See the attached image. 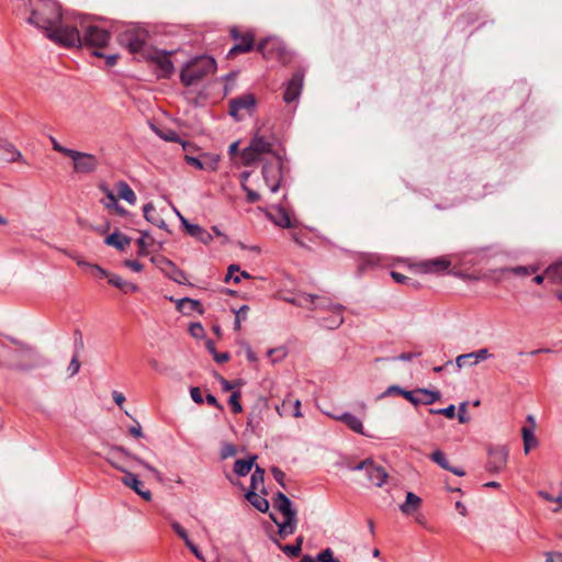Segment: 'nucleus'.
I'll use <instances>...</instances> for the list:
<instances>
[{
    "instance_id": "412c9836",
    "label": "nucleus",
    "mask_w": 562,
    "mask_h": 562,
    "mask_svg": "<svg viewBox=\"0 0 562 562\" xmlns=\"http://www.w3.org/2000/svg\"><path fill=\"white\" fill-rule=\"evenodd\" d=\"M111 452H120L122 454H124L125 457L130 458V459H133L135 460L136 462H138L142 467H144L146 470L150 471L156 477L157 480H161V473L156 469L154 468L153 465H150L149 463H147L146 461H144L143 459H140L139 457L131 453L127 449H125L124 447L122 446H115L111 449Z\"/></svg>"
},
{
    "instance_id": "dca6fc26",
    "label": "nucleus",
    "mask_w": 562,
    "mask_h": 562,
    "mask_svg": "<svg viewBox=\"0 0 562 562\" xmlns=\"http://www.w3.org/2000/svg\"><path fill=\"white\" fill-rule=\"evenodd\" d=\"M274 507L283 515L284 519L289 518L291 520L296 518V510L292 507L291 499L282 492L277 493Z\"/></svg>"
},
{
    "instance_id": "1a4fd4ad",
    "label": "nucleus",
    "mask_w": 562,
    "mask_h": 562,
    "mask_svg": "<svg viewBox=\"0 0 562 562\" xmlns=\"http://www.w3.org/2000/svg\"><path fill=\"white\" fill-rule=\"evenodd\" d=\"M303 81L304 74L302 71L297 70L292 75L283 92L284 102L290 104L299 99L302 92Z\"/></svg>"
},
{
    "instance_id": "0e129e2a",
    "label": "nucleus",
    "mask_w": 562,
    "mask_h": 562,
    "mask_svg": "<svg viewBox=\"0 0 562 562\" xmlns=\"http://www.w3.org/2000/svg\"><path fill=\"white\" fill-rule=\"evenodd\" d=\"M124 265L135 272H140L143 270V265L137 260L127 259L124 261Z\"/></svg>"
},
{
    "instance_id": "aec40b11",
    "label": "nucleus",
    "mask_w": 562,
    "mask_h": 562,
    "mask_svg": "<svg viewBox=\"0 0 562 562\" xmlns=\"http://www.w3.org/2000/svg\"><path fill=\"white\" fill-rule=\"evenodd\" d=\"M490 357H491V355H490V352H488V350L486 348L480 349V350L474 351V352H470V353H465V355H460L456 359V367L459 370V369L463 368V361L464 360L473 359V361L471 363L472 364H476L477 362L483 361V360H485V359H487Z\"/></svg>"
},
{
    "instance_id": "b1692460",
    "label": "nucleus",
    "mask_w": 562,
    "mask_h": 562,
    "mask_svg": "<svg viewBox=\"0 0 562 562\" xmlns=\"http://www.w3.org/2000/svg\"><path fill=\"white\" fill-rule=\"evenodd\" d=\"M164 265L165 267L162 268V270L166 271V274L171 279L173 280L175 282L177 283H184V281L187 280L186 278V274L182 270H180L179 268H177L175 266L173 262H171L170 260L168 259H164Z\"/></svg>"
},
{
    "instance_id": "a18cd8bd",
    "label": "nucleus",
    "mask_w": 562,
    "mask_h": 562,
    "mask_svg": "<svg viewBox=\"0 0 562 562\" xmlns=\"http://www.w3.org/2000/svg\"><path fill=\"white\" fill-rule=\"evenodd\" d=\"M429 413L435 415H445L447 418L452 419L456 416V407L451 404L446 408H430Z\"/></svg>"
},
{
    "instance_id": "4d7b16f0",
    "label": "nucleus",
    "mask_w": 562,
    "mask_h": 562,
    "mask_svg": "<svg viewBox=\"0 0 562 562\" xmlns=\"http://www.w3.org/2000/svg\"><path fill=\"white\" fill-rule=\"evenodd\" d=\"M184 160L187 161L188 165L194 167L195 169H199V170L204 169V161H202L198 157L186 155Z\"/></svg>"
},
{
    "instance_id": "7c9ffc66",
    "label": "nucleus",
    "mask_w": 562,
    "mask_h": 562,
    "mask_svg": "<svg viewBox=\"0 0 562 562\" xmlns=\"http://www.w3.org/2000/svg\"><path fill=\"white\" fill-rule=\"evenodd\" d=\"M344 308L345 307L342 305H333L331 313L334 316L328 322H324L323 325L329 329L338 328L344 323V317L341 314Z\"/></svg>"
},
{
    "instance_id": "58836bf2",
    "label": "nucleus",
    "mask_w": 562,
    "mask_h": 562,
    "mask_svg": "<svg viewBox=\"0 0 562 562\" xmlns=\"http://www.w3.org/2000/svg\"><path fill=\"white\" fill-rule=\"evenodd\" d=\"M313 297L315 299V302L313 304H310L311 305L310 310H312V311L327 310V311L333 312V305H335V304L330 301V299L325 297V296L314 295V294H313Z\"/></svg>"
},
{
    "instance_id": "f257e3e1",
    "label": "nucleus",
    "mask_w": 562,
    "mask_h": 562,
    "mask_svg": "<svg viewBox=\"0 0 562 562\" xmlns=\"http://www.w3.org/2000/svg\"><path fill=\"white\" fill-rule=\"evenodd\" d=\"M110 40L111 33L98 25L82 26L81 32L76 26H71L50 35V41L64 47L85 46L94 50L105 47Z\"/></svg>"
},
{
    "instance_id": "8fccbe9b",
    "label": "nucleus",
    "mask_w": 562,
    "mask_h": 562,
    "mask_svg": "<svg viewBox=\"0 0 562 562\" xmlns=\"http://www.w3.org/2000/svg\"><path fill=\"white\" fill-rule=\"evenodd\" d=\"M276 409L280 416L292 414L290 396L283 400V402L280 405H277Z\"/></svg>"
},
{
    "instance_id": "cd10ccee",
    "label": "nucleus",
    "mask_w": 562,
    "mask_h": 562,
    "mask_svg": "<svg viewBox=\"0 0 562 562\" xmlns=\"http://www.w3.org/2000/svg\"><path fill=\"white\" fill-rule=\"evenodd\" d=\"M131 239L120 233H113L105 238V244L123 251L130 245Z\"/></svg>"
},
{
    "instance_id": "c9c22d12",
    "label": "nucleus",
    "mask_w": 562,
    "mask_h": 562,
    "mask_svg": "<svg viewBox=\"0 0 562 562\" xmlns=\"http://www.w3.org/2000/svg\"><path fill=\"white\" fill-rule=\"evenodd\" d=\"M544 274L553 283H562V261L549 266L546 269Z\"/></svg>"
},
{
    "instance_id": "f8f14e48",
    "label": "nucleus",
    "mask_w": 562,
    "mask_h": 562,
    "mask_svg": "<svg viewBox=\"0 0 562 562\" xmlns=\"http://www.w3.org/2000/svg\"><path fill=\"white\" fill-rule=\"evenodd\" d=\"M451 266V261L446 257L423 260L416 263L417 269L423 273H439Z\"/></svg>"
},
{
    "instance_id": "680f3d73",
    "label": "nucleus",
    "mask_w": 562,
    "mask_h": 562,
    "mask_svg": "<svg viewBox=\"0 0 562 562\" xmlns=\"http://www.w3.org/2000/svg\"><path fill=\"white\" fill-rule=\"evenodd\" d=\"M7 151L11 155L10 161H16L22 157L21 153L12 144H8Z\"/></svg>"
},
{
    "instance_id": "4468645a",
    "label": "nucleus",
    "mask_w": 562,
    "mask_h": 562,
    "mask_svg": "<svg viewBox=\"0 0 562 562\" xmlns=\"http://www.w3.org/2000/svg\"><path fill=\"white\" fill-rule=\"evenodd\" d=\"M122 483L130 488H132L136 494H138L143 499L150 501L151 492L149 490L144 488V483L137 479V476L127 471L122 479Z\"/></svg>"
},
{
    "instance_id": "f704fd0d",
    "label": "nucleus",
    "mask_w": 562,
    "mask_h": 562,
    "mask_svg": "<svg viewBox=\"0 0 562 562\" xmlns=\"http://www.w3.org/2000/svg\"><path fill=\"white\" fill-rule=\"evenodd\" d=\"M286 301L295 306L310 310V304H313L315 302V299L313 297V294L302 293L291 299H288Z\"/></svg>"
},
{
    "instance_id": "f3484780",
    "label": "nucleus",
    "mask_w": 562,
    "mask_h": 562,
    "mask_svg": "<svg viewBox=\"0 0 562 562\" xmlns=\"http://www.w3.org/2000/svg\"><path fill=\"white\" fill-rule=\"evenodd\" d=\"M336 420L344 423L352 431L364 435L363 424L360 418L352 415L351 413H342L340 415L333 416Z\"/></svg>"
},
{
    "instance_id": "0eeeda50",
    "label": "nucleus",
    "mask_w": 562,
    "mask_h": 562,
    "mask_svg": "<svg viewBox=\"0 0 562 562\" xmlns=\"http://www.w3.org/2000/svg\"><path fill=\"white\" fill-rule=\"evenodd\" d=\"M69 158L74 161V171L76 173H92L99 167V159L90 153H83L72 149Z\"/></svg>"
},
{
    "instance_id": "5701e85b",
    "label": "nucleus",
    "mask_w": 562,
    "mask_h": 562,
    "mask_svg": "<svg viewBox=\"0 0 562 562\" xmlns=\"http://www.w3.org/2000/svg\"><path fill=\"white\" fill-rule=\"evenodd\" d=\"M245 497L257 510L266 513L269 509L268 499L260 496L256 491L249 490Z\"/></svg>"
},
{
    "instance_id": "603ef678",
    "label": "nucleus",
    "mask_w": 562,
    "mask_h": 562,
    "mask_svg": "<svg viewBox=\"0 0 562 562\" xmlns=\"http://www.w3.org/2000/svg\"><path fill=\"white\" fill-rule=\"evenodd\" d=\"M79 370H80L79 356L77 353H75L70 360L67 371L69 372L70 376H74L75 374H77L79 372Z\"/></svg>"
},
{
    "instance_id": "7ed1b4c3",
    "label": "nucleus",
    "mask_w": 562,
    "mask_h": 562,
    "mask_svg": "<svg viewBox=\"0 0 562 562\" xmlns=\"http://www.w3.org/2000/svg\"><path fill=\"white\" fill-rule=\"evenodd\" d=\"M216 70V61L210 56H199L187 63L181 69L180 80L186 87H190L204 77L214 74Z\"/></svg>"
},
{
    "instance_id": "a211bd4d",
    "label": "nucleus",
    "mask_w": 562,
    "mask_h": 562,
    "mask_svg": "<svg viewBox=\"0 0 562 562\" xmlns=\"http://www.w3.org/2000/svg\"><path fill=\"white\" fill-rule=\"evenodd\" d=\"M177 310L181 312L183 315H190L192 312H198L199 314H203L204 310L202 304L198 300H193L190 297H182L177 300Z\"/></svg>"
},
{
    "instance_id": "473e14b6",
    "label": "nucleus",
    "mask_w": 562,
    "mask_h": 562,
    "mask_svg": "<svg viewBox=\"0 0 562 562\" xmlns=\"http://www.w3.org/2000/svg\"><path fill=\"white\" fill-rule=\"evenodd\" d=\"M144 217L151 224L158 227H165V222L156 215V210L151 203H147L143 206Z\"/></svg>"
},
{
    "instance_id": "69168bd1",
    "label": "nucleus",
    "mask_w": 562,
    "mask_h": 562,
    "mask_svg": "<svg viewBox=\"0 0 562 562\" xmlns=\"http://www.w3.org/2000/svg\"><path fill=\"white\" fill-rule=\"evenodd\" d=\"M248 311V305H243L238 310H233V312L235 313V317L240 321H245L247 318Z\"/></svg>"
},
{
    "instance_id": "4be33fe9",
    "label": "nucleus",
    "mask_w": 562,
    "mask_h": 562,
    "mask_svg": "<svg viewBox=\"0 0 562 562\" xmlns=\"http://www.w3.org/2000/svg\"><path fill=\"white\" fill-rule=\"evenodd\" d=\"M422 505V498L413 492H407L406 499L400 505V510L405 515L416 512Z\"/></svg>"
},
{
    "instance_id": "bb28decb",
    "label": "nucleus",
    "mask_w": 562,
    "mask_h": 562,
    "mask_svg": "<svg viewBox=\"0 0 562 562\" xmlns=\"http://www.w3.org/2000/svg\"><path fill=\"white\" fill-rule=\"evenodd\" d=\"M116 191H117V196L120 199H123L124 201H126L127 203H130L132 205L136 203V195L127 182L119 181L116 183Z\"/></svg>"
},
{
    "instance_id": "2f4dec72",
    "label": "nucleus",
    "mask_w": 562,
    "mask_h": 562,
    "mask_svg": "<svg viewBox=\"0 0 562 562\" xmlns=\"http://www.w3.org/2000/svg\"><path fill=\"white\" fill-rule=\"evenodd\" d=\"M274 543L280 548V550L289 557H297L302 550L303 538L299 537L294 544H281L278 540H274Z\"/></svg>"
},
{
    "instance_id": "338daca9",
    "label": "nucleus",
    "mask_w": 562,
    "mask_h": 562,
    "mask_svg": "<svg viewBox=\"0 0 562 562\" xmlns=\"http://www.w3.org/2000/svg\"><path fill=\"white\" fill-rule=\"evenodd\" d=\"M372 462V459H366L359 463H357L356 465H352V467H349V469L351 471H361V470H364L367 472L368 468L370 467Z\"/></svg>"
},
{
    "instance_id": "e433bc0d",
    "label": "nucleus",
    "mask_w": 562,
    "mask_h": 562,
    "mask_svg": "<svg viewBox=\"0 0 562 562\" xmlns=\"http://www.w3.org/2000/svg\"><path fill=\"white\" fill-rule=\"evenodd\" d=\"M271 218L280 227H291L292 226L288 212L281 206L277 207L276 214L271 215Z\"/></svg>"
},
{
    "instance_id": "3c124183",
    "label": "nucleus",
    "mask_w": 562,
    "mask_h": 562,
    "mask_svg": "<svg viewBox=\"0 0 562 562\" xmlns=\"http://www.w3.org/2000/svg\"><path fill=\"white\" fill-rule=\"evenodd\" d=\"M236 453H237V449H236V447L234 445L225 443L221 448V453L220 454H221L222 459H227V458L234 457Z\"/></svg>"
},
{
    "instance_id": "864d4df0",
    "label": "nucleus",
    "mask_w": 562,
    "mask_h": 562,
    "mask_svg": "<svg viewBox=\"0 0 562 562\" xmlns=\"http://www.w3.org/2000/svg\"><path fill=\"white\" fill-rule=\"evenodd\" d=\"M189 333L194 338H202L204 336V328L200 323H192L189 326Z\"/></svg>"
},
{
    "instance_id": "bf43d9fd",
    "label": "nucleus",
    "mask_w": 562,
    "mask_h": 562,
    "mask_svg": "<svg viewBox=\"0 0 562 562\" xmlns=\"http://www.w3.org/2000/svg\"><path fill=\"white\" fill-rule=\"evenodd\" d=\"M90 270L95 273L99 278H110L112 274H110L105 269L100 267L99 265H90Z\"/></svg>"
},
{
    "instance_id": "6ab92c4d",
    "label": "nucleus",
    "mask_w": 562,
    "mask_h": 562,
    "mask_svg": "<svg viewBox=\"0 0 562 562\" xmlns=\"http://www.w3.org/2000/svg\"><path fill=\"white\" fill-rule=\"evenodd\" d=\"M368 480L375 486L381 487L387 477L384 468L376 465L373 461L366 472Z\"/></svg>"
},
{
    "instance_id": "9b49d317",
    "label": "nucleus",
    "mask_w": 562,
    "mask_h": 562,
    "mask_svg": "<svg viewBox=\"0 0 562 562\" xmlns=\"http://www.w3.org/2000/svg\"><path fill=\"white\" fill-rule=\"evenodd\" d=\"M121 43L130 53L136 54L143 50L146 44V35L138 32H125L121 35Z\"/></svg>"
},
{
    "instance_id": "774afa93",
    "label": "nucleus",
    "mask_w": 562,
    "mask_h": 562,
    "mask_svg": "<svg viewBox=\"0 0 562 562\" xmlns=\"http://www.w3.org/2000/svg\"><path fill=\"white\" fill-rule=\"evenodd\" d=\"M83 348V340L80 330L75 331V353L79 356V351Z\"/></svg>"
},
{
    "instance_id": "20e7f679",
    "label": "nucleus",
    "mask_w": 562,
    "mask_h": 562,
    "mask_svg": "<svg viewBox=\"0 0 562 562\" xmlns=\"http://www.w3.org/2000/svg\"><path fill=\"white\" fill-rule=\"evenodd\" d=\"M401 395L409 403L417 406L419 404L430 405L438 401L441 396L438 391H430L428 389H417L415 391H407L398 385L389 386L382 396Z\"/></svg>"
},
{
    "instance_id": "f03ea898",
    "label": "nucleus",
    "mask_w": 562,
    "mask_h": 562,
    "mask_svg": "<svg viewBox=\"0 0 562 562\" xmlns=\"http://www.w3.org/2000/svg\"><path fill=\"white\" fill-rule=\"evenodd\" d=\"M61 18V8L57 1L38 0L35 4H33L31 16L27 19V23L44 30L46 36L50 40V35L54 32L70 27L69 25L59 24Z\"/></svg>"
},
{
    "instance_id": "423d86ee",
    "label": "nucleus",
    "mask_w": 562,
    "mask_h": 562,
    "mask_svg": "<svg viewBox=\"0 0 562 562\" xmlns=\"http://www.w3.org/2000/svg\"><path fill=\"white\" fill-rule=\"evenodd\" d=\"M282 168L283 162L279 154H276L274 164H265L262 167V176L267 187H269L272 193H276L282 180Z\"/></svg>"
},
{
    "instance_id": "09e8293b",
    "label": "nucleus",
    "mask_w": 562,
    "mask_h": 562,
    "mask_svg": "<svg viewBox=\"0 0 562 562\" xmlns=\"http://www.w3.org/2000/svg\"><path fill=\"white\" fill-rule=\"evenodd\" d=\"M92 55L95 56V57H103V58H105V64L109 67H113L117 63V59H119V55L117 54L104 55V54H102L99 50H93Z\"/></svg>"
},
{
    "instance_id": "9d476101",
    "label": "nucleus",
    "mask_w": 562,
    "mask_h": 562,
    "mask_svg": "<svg viewBox=\"0 0 562 562\" xmlns=\"http://www.w3.org/2000/svg\"><path fill=\"white\" fill-rule=\"evenodd\" d=\"M256 105V98L251 93L243 94L238 98H234L229 101V114L239 120V113L241 111H250Z\"/></svg>"
},
{
    "instance_id": "de8ad7c7",
    "label": "nucleus",
    "mask_w": 562,
    "mask_h": 562,
    "mask_svg": "<svg viewBox=\"0 0 562 562\" xmlns=\"http://www.w3.org/2000/svg\"><path fill=\"white\" fill-rule=\"evenodd\" d=\"M379 262H380V257L378 255L367 254V255L362 256L360 267L364 268L366 266H375V265H379Z\"/></svg>"
},
{
    "instance_id": "79ce46f5",
    "label": "nucleus",
    "mask_w": 562,
    "mask_h": 562,
    "mask_svg": "<svg viewBox=\"0 0 562 562\" xmlns=\"http://www.w3.org/2000/svg\"><path fill=\"white\" fill-rule=\"evenodd\" d=\"M430 459H431V461L437 463L440 468H442L445 470L450 469V464L446 458V454L441 450H439V449L435 450L430 454Z\"/></svg>"
},
{
    "instance_id": "72a5a7b5",
    "label": "nucleus",
    "mask_w": 562,
    "mask_h": 562,
    "mask_svg": "<svg viewBox=\"0 0 562 562\" xmlns=\"http://www.w3.org/2000/svg\"><path fill=\"white\" fill-rule=\"evenodd\" d=\"M522 440H524V450L525 453H529L531 448H535L538 446V440L533 434L532 428L524 427L521 430Z\"/></svg>"
},
{
    "instance_id": "39448f33",
    "label": "nucleus",
    "mask_w": 562,
    "mask_h": 562,
    "mask_svg": "<svg viewBox=\"0 0 562 562\" xmlns=\"http://www.w3.org/2000/svg\"><path fill=\"white\" fill-rule=\"evenodd\" d=\"M229 34L236 43L228 50L227 58H233L236 55L249 53L255 48V35L252 32L247 31L241 33L237 26H233L229 30Z\"/></svg>"
},
{
    "instance_id": "6e6552de",
    "label": "nucleus",
    "mask_w": 562,
    "mask_h": 562,
    "mask_svg": "<svg viewBox=\"0 0 562 562\" xmlns=\"http://www.w3.org/2000/svg\"><path fill=\"white\" fill-rule=\"evenodd\" d=\"M508 450L505 447H494L488 449V461L486 470L491 473L502 471L507 463Z\"/></svg>"
},
{
    "instance_id": "a19ab883",
    "label": "nucleus",
    "mask_w": 562,
    "mask_h": 562,
    "mask_svg": "<svg viewBox=\"0 0 562 562\" xmlns=\"http://www.w3.org/2000/svg\"><path fill=\"white\" fill-rule=\"evenodd\" d=\"M259 154L252 149L250 145H248L246 148L243 149L241 158L244 161V165L251 166L259 159Z\"/></svg>"
},
{
    "instance_id": "c756f323",
    "label": "nucleus",
    "mask_w": 562,
    "mask_h": 562,
    "mask_svg": "<svg viewBox=\"0 0 562 562\" xmlns=\"http://www.w3.org/2000/svg\"><path fill=\"white\" fill-rule=\"evenodd\" d=\"M188 234L203 244H209L213 235L198 224L188 227Z\"/></svg>"
},
{
    "instance_id": "393cba45",
    "label": "nucleus",
    "mask_w": 562,
    "mask_h": 562,
    "mask_svg": "<svg viewBox=\"0 0 562 562\" xmlns=\"http://www.w3.org/2000/svg\"><path fill=\"white\" fill-rule=\"evenodd\" d=\"M257 456H250L248 459H238L234 463V473L238 476H246L252 469Z\"/></svg>"
},
{
    "instance_id": "a878e982",
    "label": "nucleus",
    "mask_w": 562,
    "mask_h": 562,
    "mask_svg": "<svg viewBox=\"0 0 562 562\" xmlns=\"http://www.w3.org/2000/svg\"><path fill=\"white\" fill-rule=\"evenodd\" d=\"M111 285L120 289L122 292L124 293H128V292H137L138 291V286L132 282H128L126 280H123L120 276L117 274H112L110 278H109V281H108Z\"/></svg>"
},
{
    "instance_id": "2eb2a0df",
    "label": "nucleus",
    "mask_w": 562,
    "mask_h": 562,
    "mask_svg": "<svg viewBox=\"0 0 562 562\" xmlns=\"http://www.w3.org/2000/svg\"><path fill=\"white\" fill-rule=\"evenodd\" d=\"M153 60L158 66L159 77L168 78L173 72L175 67L170 59V53L159 52L153 56Z\"/></svg>"
},
{
    "instance_id": "c85d7f7f",
    "label": "nucleus",
    "mask_w": 562,
    "mask_h": 562,
    "mask_svg": "<svg viewBox=\"0 0 562 562\" xmlns=\"http://www.w3.org/2000/svg\"><path fill=\"white\" fill-rule=\"evenodd\" d=\"M302 562H340L338 559L334 558L333 550L330 548H326L316 554V557L304 555L302 558Z\"/></svg>"
},
{
    "instance_id": "c03bdc74",
    "label": "nucleus",
    "mask_w": 562,
    "mask_h": 562,
    "mask_svg": "<svg viewBox=\"0 0 562 562\" xmlns=\"http://www.w3.org/2000/svg\"><path fill=\"white\" fill-rule=\"evenodd\" d=\"M159 136L168 142L181 143L184 150H187V146L189 145L187 142L180 139L179 135L175 131H167L166 133H159Z\"/></svg>"
},
{
    "instance_id": "6e6d98bb",
    "label": "nucleus",
    "mask_w": 562,
    "mask_h": 562,
    "mask_svg": "<svg viewBox=\"0 0 562 562\" xmlns=\"http://www.w3.org/2000/svg\"><path fill=\"white\" fill-rule=\"evenodd\" d=\"M171 528L184 541V543L187 542V540H190L188 532L179 522L173 521L171 524Z\"/></svg>"
},
{
    "instance_id": "ddd939ff",
    "label": "nucleus",
    "mask_w": 562,
    "mask_h": 562,
    "mask_svg": "<svg viewBox=\"0 0 562 562\" xmlns=\"http://www.w3.org/2000/svg\"><path fill=\"white\" fill-rule=\"evenodd\" d=\"M252 149H255L256 153L259 155L261 154H273L276 157V154L273 151V137L266 136L260 133V131L256 132V134L252 136L250 144Z\"/></svg>"
},
{
    "instance_id": "4c0bfd02",
    "label": "nucleus",
    "mask_w": 562,
    "mask_h": 562,
    "mask_svg": "<svg viewBox=\"0 0 562 562\" xmlns=\"http://www.w3.org/2000/svg\"><path fill=\"white\" fill-rule=\"evenodd\" d=\"M274 522L279 526V535L282 538H285L289 535H292L295 531L297 519L293 518L289 520V518H285L282 524H279L276 519Z\"/></svg>"
},
{
    "instance_id": "5fc2aeb1",
    "label": "nucleus",
    "mask_w": 562,
    "mask_h": 562,
    "mask_svg": "<svg viewBox=\"0 0 562 562\" xmlns=\"http://www.w3.org/2000/svg\"><path fill=\"white\" fill-rule=\"evenodd\" d=\"M50 143H52V146H53V149L59 154H63L67 157H69V155L71 154L72 149L70 148H67L63 145H60L56 138L54 137H50Z\"/></svg>"
},
{
    "instance_id": "37998d69",
    "label": "nucleus",
    "mask_w": 562,
    "mask_h": 562,
    "mask_svg": "<svg viewBox=\"0 0 562 562\" xmlns=\"http://www.w3.org/2000/svg\"><path fill=\"white\" fill-rule=\"evenodd\" d=\"M538 270L537 267H525V266H517L513 268H508L507 271L512 272L515 276L519 277H527L532 273H535Z\"/></svg>"
},
{
    "instance_id": "13d9d810",
    "label": "nucleus",
    "mask_w": 562,
    "mask_h": 562,
    "mask_svg": "<svg viewBox=\"0 0 562 562\" xmlns=\"http://www.w3.org/2000/svg\"><path fill=\"white\" fill-rule=\"evenodd\" d=\"M271 473L273 475V479L282 486V487H285V484H284V477H285V474L284 472L277 468V467H273L271 469Z\"/></svg>"
},
{
    "instance_id": "e2e57ef3",
    "label": "nucleus",
    "mask_w": 562,
    "mask_h": 562,
    "mask_svg": "<svg viewBox=\"0 0 562 562\" xmlns=\"http://www.w3.org/2000/svg\"><path fill=\"white\" fill-rule=\"evenodd\" d=\"M270 43H271V41L269 38H265V40L260 41L257 45V50L260 52L263 55V57H266V58L269 57V53H268L267 48Z\"/></svg>"
},
{
    "instance_id": "052dcab7",
    "label": "nucleus",
    "mask_w": 562,
    "mask_h": 562,
    "mask_svg": "<svg viewBox=\"0 0 562 562\" xmlns=\"http://www.w3.org/2000/svg\"><path fill=\"white\" fill-rule=\"evenodd\" d=\"M190 395H191L192 401L196 404H202L204 402L202 394H201V390L198 386H192L190 389Z\"/></svg>"
},
{
    "instance_id": "49530a36",
    "label": "nucleus",
    "mask_w": 562,
    "mask_h": 562,
    "mask_svg": "<svg viewBox=\"0 0 562 562\" xmlns=\"http://www.w3.org/2000/svg\"><path fill=\"white\" fill-rule=\"evenodd\" d=\"M240 393L239 392H233L228 398V403L232 406V411L235 414H238L243 411V407L239 403Z\"/></svg>"
},
{
    "instance_id": "ea45409f",
    "label": "nucleus",
    "mask_w": 562,
    "mask_h": 562,
    "mask_svg": "<svg viewBox=\"0 0 562 562\" xmlns=\"http://www.w3.org/2000/svg\"><path fill=\"white\" fill-rule=\"evenodd\" d=\"M263 481H265V471L260 467H256L254 473L250 477V488L252 491H257L259 486L263 487Z\"/></svg>"
}]
</instances>
